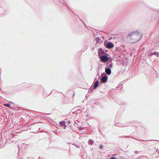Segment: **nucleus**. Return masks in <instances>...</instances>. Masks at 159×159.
<instances>
[{
  "mask_svg": "<svg viewBox=\"0 0 159 159\" xmlns=\"http://www.w3.org/2000/svg\"><path fill=\"white\" fill-rule=\"evenodd\" d=\"M110 159H116V157H112L110 158Z\"/></svg>",
  "mask_w": 159,
  "mask_h": 159,
  "instance_id": "nucleus-15",
  "label": "nucleus"
},
{
  "mask_svg": "<svg viewBox=\"0 0 159 159\" xmlns=\"http://www.w3.org/2000/svg\"><path fill=\"white\" fill-rule=\"evenodd\" d=\"M153 55H156L158 57H159V53L158 52H156L154 53L151 52L149 54V55L151 56Z\"/></svg>",
  "mask_w": 159,
  "mask_h": 159,
  "instance_id": "nucleus-8",
  "label": "nucleus"
},
{
  "mask_svg": "<svg viewBox=\"0 0 159 159\" xmlns=\"http://www.w3.org/2000/svg\"><path fill=\"white\" fill-rule=\"evenodd\" d=\"M107 76L105 75L102 77V80L103 83H105L107 80Z\"/></svg>",
  "mask_w": 159,
  "mask_h": 159,
  "instance_id": "nucleus-6",
  "label": "nucleus"
},
{
  "mask_svg": "<svg viewBox=\"0 0 159 159\" xmlns=\"http://www.w3.org/2000/svg\"><path fill=\"white\" fill-rule=\"evenodd\" d=\"M115 125L116 126L120 127H123L124 126L123 125V124L119 123H116Z\"/></svg>",
  "mask_w": 159,
  "mask_h": 159,
  "instance_id": "nucleus-7",
  "label": "nucleus"
},
{
  "mask_svg": "<svg viewBox=\"0 0 159 159\" xmlns=\"http://www.w3.org/2000/svg\"><path fill=\"white\" fill-rule=\"evenodd\" d=\"M104 44L106 47L108 48H111L114 47L113 44L112 42H105Z\"/></svg>",
  "mask_w": 159,
  "mask_h": 159,
  "instance_id": "nucleus-2",
  "label": "nucleus"
},
{
  "mask_svg": "<svg viewBox=\"0 0 159 159\" xmlns=\"http://www.w3.org/2000/svg\"><path fill=\"white\" fill-rule=\"evenodd\" d=\"M102 147H103V146H102V145H101V144L100 145V148H102Z\"/></svg>",
  "mask_w": 159,
  "mask_h": 159,
  "instance_id": "nucleus-16",
  "label": "nucleus"
},
{
  "mask_svg": "<svg viewBox=\"0 0 159 159\" xmlns=\"http://www.w3.org/2000/svg\"><path fill=\"white\" fill-rule=\"evenodd\" d=\"M107 67H109L110 68H112L113 67V64L112 63H111L110 64L108 65V62H107Z\"/></svg>",
  "mask_w": 159,
  "mask_h": 159,
  "instance_id": "nucleus-13",
  "label": "nucleus"
},
{
  "mask_svg": "<svg viewBox=\"0 0 159 159\" xmlns=\"http://www.w3.org/2000/svg\"><path fill=\"white\" fill-rule=\"evenodd\" d=\"M105 52L101 48L99 49L98 50V55L99 56H102V54Z\"/></svg>",
  "mask_w": 159,
  "mask_h": 159,
  "instance_id": "nucleus-5",
  "label": "nucleus"
},
{
  "mask_svg": "<svg viewBox=\"0 0 159 159\" xmlns=\"http://www.w3.org/2000/svg\"><path fill=\"white\" fill-rule=\"evenodd\" d=\"M94 143V141L92 139H90L89 141V143L90 145H92Z\"/></svg>",
  "mask_w": 159,
  "mask_h": 159,
  "instance_id": "nucleus-11",
  "label": "nucleus"
},
{
  "mask_svg": "<svg viewBox=\"0 0 159 159\" xmlns=\"http://www.w3.org/2000/svg\"><path fill=\"white\" fill-rule=\"evenodd\" d=\"M40 157H39V158H38V159H39V158H40Z\"/></svg>",
  "mask_w": 159,
  "mask_h": 159,
  "instance_id": "nucleus-17",
  "label": "nucleus"
},
{
  "mask_svg": "<svg viewBox=\"0 0 159 159\" xmlns=\"http://www.w3.org/2000/svg\"><path fill=\"white\" fill-rule=\"evenodd\" d=\"M99 84V81L98 80H97L95 83L94 85V87L95 89L98 86Z\"/></svg>",
  "mask_w": 159,
  "mask_h": 159,
  "instance_id": "nucleus-9",
  "label": "nucleus"
},
{
  "mask_svg": "<svg viewBox=\"0 0 159 159\" xmlns=\"http://www.w3.org/2000/svg\"><path fill=\"white\" fill-rule=\"evenodd\" d=\"M4 106L8 107H9L10 106V103H6L4 104Z\"/></svg>",
  "mask_w": 159,
  "mask_h": 159,
  "instance_id": "nucleus-14",
  "label": "nucleus"
},
{
  "mask_svg": "<svg viewBox=\"0 0 159 159\" xmlns=\"http://www.w3.org/2000/svg\"><path fill=\"white\" fill-rule=\"evenodd\" d=\"M105 71L106 74L108 75H110L111 73V70L109 67H105Z\"/></svg>",
  "mask_w": 159,
  "mask_h": 159,
  "instance_id": "nucleus-4",
  "label": "nucleus"
},
{
  "mask_svg": "<svg viewBox=\"0 0 159 159\" xmlns=\"http://www.w3.org/2000/svg\"><path fill=\"white\" fill-rule=\"evenodd\" d=\"M100 58L103 62H107V61L109 60V57H108L107 56L103 55L102 56H99Z\"/></svg>",
  "mask_w": 159,
  "mask_h": 159,
  "instance_id": "nucleus-3",
  "label": "nucleus"
},
{
  "mask_svg": "<svg viewBox=\"0 0 159 159\" xmlns=\"http://www.w3.org/2000/svg\"><path fill=\"white\" fill-rule=\"evenodd\" d=\"M142 36L143 35L141 32L139 31H136L130 33L128 34V38L134 41L132 43H135L140 41Z\"/></svg>",
  "mask_w": 159,
  "mask_h": 159,
  "instance_id": "nucleus-1",
  "label": "nucleus"
},
{
  "mask_svg": "<svg viewBox=\"0 0 159 159\" xmlns=\"http://www.w3.org/2000/svg\"><path fill=\"white\" fill-rule=\"evenodd\" d=\"M95 40L96 41L97 43H98V42H99L101 40L100 38L98 37H97L95 39Z\"/></svg>",
  "mask_w": 159,
  "mask_h": 159,
  "instance_id": "nucleus-12",
  "label": "nucleus"
},
{
  "mask_svg": "<svg viewBox=\"0 0 159 159\" xmlns=\"http://www.w3.org/2000/svg\"><path fill=\"white\" fill-rule=\"evenodd\" d=\"M65 123L64 121H61L60 122V124L61 125L62 127H63L64 126H66V125H65Z\"/></svg>",
  "mask_w": 159,
  "mask_h": 159,
  "instance_id": "nucleus-10",
  "label": "nucleus"
}]
</instances>
